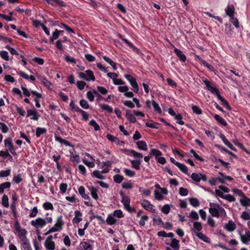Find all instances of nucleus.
<instances>
[{
    "label": "nucleus",
    "instance_id": "obj_1",
    "mask_svg": "<svg viewBox=\"0 0 250 250\" xmlns=\"http://www.w3.org/2000/svg\"><path fill=\"white\" fill-rule=\"evenodd\" d=\"M128 153H127V155H132L135 158H139L138 160H131L130 161L132 167L136 170L140 169L141 163L140 159L143 158V154L133 149L128 150Z\"/></svg>",
    "mask_w": 250,
    "mask_h": 250
},
{
    "label": "nucleus",
    "instance_id": "obj_2",
    "mask_svg": "<svg viewBox=\"0 0 250 250\" xmlns=\"http://www.w3.org/2000/svg\"><path fill=\"white\" fill-rule=\"evenodd\" d=\"M125 77L130 83L132 87V90L135 92L138 93L139 91V86L136 82V79L129 74H125Z\"/></svg>",
    "mask_w": 250,
    "mask_h": 250
},
{
    "label": "nucleus",
    "instance_id": "obj_3",
    "mask_svg": "<svg viewBox=\"0 0 250 250\" xmlns=\"http://www.w3.org/2000/svg\"><path fill=\"white\" fill-rule=\"evenodd\" d=\"M210 208H209V212L211 215L213 217L218 218L219 217V208L216 206H220L218 204H214L210 203L209 204Z\"/></svg>",
    "mask_w": 250,
    "mask_h": 250
},
{
    "label": "nucleus",
    "instance_id": "obj_4",
    "mask_svg": "<svg viewBox=\"0 0 250 250\" xmlns=\"http://www.w3.org/2000/svg\"><path fill=\"white\" fill-rule=\"evenodd\" d=\"M31 224L36 228H42L46 225V221L44 219L39 217L31 221Z\"/></svg>",
    "mask_w": 250,
    "mask_h": 250
},
{
    "label": "nucleus",
    "instance_id": "obj_5",
    "mask_svg": "<svg viewBox=\"0 0 250 250\" xmlns=\"http://www.w3.org/2000/svg\"><path fill=\"white\" fill-rule=\"evenodd\" d=\"M142 207L146 210L155 213L156 210L153 208V206L147 200H144L141 202Z\"/></svg>",
    "mask_w": 250,
    "mask_h": 250
},
{
    "label": "nucleus",
    "instance_id": "obj_6",
    "mask_svg": "<svg viewBox=\"0 0 250 250\" xmlns=\"http://www.w3.org/2000/svg\"><path fill=\"white\" fill-rule=\"evenodd\" d=\"M190 178L192 180L196 182H199L201 179L204 181L207 180L206 175L201 173H193L191 175Z\"/></svg>",
    "mask_w": 250,
    "mask_h": 250
},
{
    "label": "nucleus",
    "instance_id": "obj_7",
    "mask_svg": "<svg viewBox=\"0 0 250 250\" xmlns=\"http://www.w3.org/2000/svg\"><path fill=\"white\" fill-rule=\"evenodd\" d=\"M14 228L19 233V236L20 238H21V236H24L26 235L27 231L24 229H21L18 220L15 221Z\"/></svg>",
    "mask_w": 250,
    "mask_h": 250
},
{
    "label": "nucleus",
    "instance_id": "obj_8",
    "mask_svg": "<svg viewBox=\"0 0 250 250\" xmlns=\"http://www.w3.org/2000/svg\"><path fill=\"white\" fill-rule=\"evenodd\" d=\"M203 82L205 84L207 90L211 93L214 94L218 91V89L214 86V84L208 80H203Z\"/></svg>",
    "mask_w": 250,
    "mask_h": 250
},
{
    "label": "nucleus",
    "instance_id": "obj_9",
    "mask_svg": "<svg viewBox=\"0 0 250 250\" xmlns=\"http://www.w3.org/2000/svg\"><path fill=\"white\" fill-rule=\"evenodd\" d=\"M120 194L122 197L121 202L124 207L130 204V200L128 196L125 195L122 191H120Z\"/></svg>",
    "mask_w": 250,
    "mask_h": 250
},
{
    "label": "nucleus",
    "instance_id": "obj_10",
    "mask_svg": "<svg viewBox=\"0 0 250 250\" xmlns=\"http://www.w3.org/2000/svg\"><path fill=\"white\" fill-rule=\"evenodd\" d=\"M30 116H33L31 118L33 120L37 121L39 119L38 112L36 110H34L32 109H28L27 110V117Z\"/></svg>",
    "mask_w": 250,
    "mask_h": 250
},
{
    "label": "nucleus",
    "instance_id": "obj_11",
    "mask_svg": "<svg viewBox=\"0 0 250 250\" xmlns=\"http://www.w3.org/2000/svg\"><path fill=\"white\" fill-rule=\"evenodd\" d=\"M225 11L226 14L229 18L234 16L235 8L233 5H228Z\"/></svg>",
    "mask_w": 250,
    "mask_h": 250
},
{
    "label": "nucleus",
    "instance_id": "obj_12",
    "mask_svg": "<svg viewBox=\"0 0 250 250\" xmlns=\"http://www.w3.org/2000/svg\"><path fill=\"white\" fill-rule=\"evenodd\" d=\"M106 138L109 141L114 142L117 145H119L120 144H123L124 142L120 141L119 138L112 135L110 134H107L106 135Z\"/></svg>",
    "mask_w": 250,
    "mask_h": 250
},
{
    "label": "nucleus",
    "instance_id": "obj_13",
    "mask_svg": "<svg viewBox=\"0 0 250 250\" xmlns=\"http://www.w3.org/2000/svg\"><path fill=\"white\" fill-rule=\"evenodd\" d=\"M225 228L228 231L232 232L236 229V225L232 221L229 220L228 223L226 224Z\"/></svg>",
    "mask_w": 250,
    "mask_h": 250
},
{
    "label": "nucleus",
    "instance_id": "obj_14",
    "mask_svg": "<svg viewBox=\"0 0 250 250\" xmlns=\"http://www.w3.org/2000/svg\"><path fill=\"white\" fill-rule=\"evenodd\" d=\"M174 52L182 62H185L186 61V57L182 51L177 48H175Z\"/></svg>",
    "mask_w": 250,
    "mask_h": 250
},
{
    "label": "nucleus",
    "instance_id": "obj_15",
    "mask_svg": "<svg viewBox=\"0 0 250 250\" xmlns=\"http://www.w3.org/2000/svg\"><path fill=\"white\" fill-rule=\"evenodd\" d=\"M75 217L72 220L73 223L78 224L82 220V218H81L82 213L80 212V211L77 210L75 211Z\"/></svg>",
    "mask_w": 250,
    "mask_h": 250
},
{
    "label": "nucleus",
    "instance_id": "obj_16",
    "mask_svg": "<svg viewBox=\"0 0 250 250\" xmlns=\"http://www.w3.org/2000/svg\"><path fill=\"white\" fill-rule=\"evenodd\" d=\"M170 246L174 250H179L180 248L179 241L175 238H172Z\"/></svg>",
    "mask_w": 250,
    "mask_h": 250
},
{
    "label": "nucleus",
    "instance_id": "obj_17",
    "mask_svg": "<svg viewBox=\"0 0 250 250\" xmlns=\"http://www.w3.org/2000/svg\"><path fill=\"white\" fill-rule=\"evenodd\" d=\"M62 30H59L58 29H56L55 31L53 33L52 37L50 38V41L51 42H53L54 40L57 39L60 36L61 33L63 32Z\"/></svg>",
    "mask_w": 250,
    "mask_h": 250
},
{
    "label": "nucleus",
    "instance_id": "obj_18",
    "mask_svg": "<svg viewBox=\"0 0 250 250\" xmlns=\"http://www.w3.org/2000/svg\"><path fill=\"white\" fill-rule=\"evenodd\" d=\"M241 205L243 207L250 206V199L246 195L240 200Z\"/></svg>",
    "mask_w": 250,
    "mask_h": 250
},
{
    "label": "nucleus",
    "instance_id": "obj_19",
    "mask_svg": "<svg viewBox=\"0 0 250 250\" xmlns=\"http://www.w3.org/2000/svg\"><path fill=\"white\" fill-rule=\"evenodd\" d=\"M136 144L138 148L140 150H146L147 149L146 143L144 141H139Z\"/></svg>",
    "mask_w": 250,
    "mask_h": 250
},
{
    "label": "nucleus",
    "instance_id": "obj_20",
    "mask_svg": "<svg viewBox=\"0 0 250 250\" xmlns=\"http://www.w3.org/2000/svg\"><path fill=\"white\" fill-rule=\"evenodd\" d=\"M239 235L241 237V240L243 243L247 244V241L250 242V232L249 230L246 231V235L247 238V240L245 239V237L242 235L240 232H239Z\"/></svg>",
    "mask_w": 250,
    "mask_h": 250
},
{
    "label": "nucleus",
    "instance_id": "obj_21",
    "mask_svg": "<svg viewBox=\"0 0 250 250\" xmlns=\"http://www.w3.org/2000/svg\"><path fill=\"white\" fill-rule=\"evenodd\" d=\"M103 59L106 62L108 63L112 67L113 70H115L117 69L116 63L114 62L111 59L105 56L103 57Z\"/></svg>",
    "mask_w": 250,
    "mask_h": 250
},
{
    "label": "nucleus",
    "instance_id": "obj_22",
    "mask_svg": "<svg viewBox=\"0 0 250 250\" xmlns=\"http://www.w3.org/2000/svg\"><path fill=\"white\" fill-rule=\"evenodd\" d=\"M80 246L84 250H92V245L87 243V242H82L80 243Z\"/></svg>",
    "mask_w": 250,
    "mask_h": 250
},
{
    "label": "nucleus",
    "instance_id": "obj_23",
    "mask_svg": "<svg viewBox=\"0 0 250 250\" xmlns=\"http://www.w3.org/2000/svg\"><path fill=\"white\" fill-rule=\"evenodd\" d=\"M11 186V183L9 182H6L0 184V194L3 192L4 189L8 188Z\"/></svg>",
    "mask_w": 250,
    "mask_h": 250
},
{
    "label": "nucleus",
    "instance_id": "obj_24",
    "mask_svg": "<svg viewBox=\"0 0 250 250\" xmlns=\"http://www.w3.org/2000/svg\"><path fill=\"white\" fill-rule=\"evenodd\" d=\"M44 246L48 250H54L55 249V244L54 241L45 242Z\"/></svg>",
    "mask_w": 250,
    "mask_h": 250
},
{
    "label": "nucleus",
    "instance_id": "obj_25",
    "mask_svg": "<svg viewBox=\"0 0 250 250\" xmlns=\"http://www.w3.org/2000/svg\"><path fill=\"white\" fill-rule=\"evenodd\" d=\"M125 117L126 119L131 123H134L136 121V119L135 116L128 111H127L126 112Z\"/></svg>",
    "mask_w": 250,
    "mask_h": 250
},
{
    "label": "nucleus",
    "instance_id": "obj_26",
    "mask_svg": "<svg viewBox=\"0 0 250 250\" xmlns=\"http://www.w3.org/2000/svg\"><path fill=\"white\" fill-rule=\"evenodd\" d=\"M214 119L222 125L226 126L227 125V122L224 119L221 117L219 115L215 114L214 115Z\"/></svg>",
    "mask_w": 250,
    "mask_h": 250
},
{
    "label": "nucleus",
    "instance_id": "obj_27",
    "mask_svg": "<svg viewBox=\"0 0 250 250\" xmlns=\"http://www.w3.org/2000/svg\"><path fill=\"white\" fill-rule=\"evenodd\" d=\"M196 235L199 239L202 240L204 242H206L207 243H210L209 238L206 235H204L203 233H202V232L197 233Z\"/></svg>",
    "mask_w": 250,
    "mask_h": 250
},
{
    "label": "nucleus",
    "instance_id": "obj_28",
    "mask_svg": "<svg viewBox=\"0 0 250 250\" xmlns=\"http://www.w3.org/2000/svg\"><path fill=\"white\" fill-rule=\"evenodd\" d=\"M91 192V195L93 199L97 200L99 198V196L97 194V189L93 186L91 187L90 188Z\"/></svg>",
    "mask_w": 250,
    "mask_h": 250
},
{
    "label": "nucleus",
    "instance_id": "obj_29",
    "mask_svg": "<svg viewBox=\"0 0 250 250\" xmlns=\"http://www.w3.org/2000/svg\"><path fill=\"white\" fill-rule=\"evenodd\" d=\"M46 132V129L45 128L37 127L36 131V136L37 137H39L42 134Z\"/></svg>",
    "mask_w": 250,
    "mask_h": 250
},
{
    "label": "nucleus",
    "instance_id": "obj_30",
    "mask_svg": "<svg viewBox=\"0 0 250 250\" xmlns=\"http://www.w3.org/2000/svg\"><path fill=\"white\" fill-rule=\"evenodd\" d=\"M106 222L108 225H113L116 223L117 220L110 215H109L106 219Z\"/></svg>",
    "mask_w": 250,
    "mask_h": 250
},
{
    "label": "nucleus",
    "instance_id": "obj_31",
    "mask_svg": "<svg viewBox=\"0 0 250 250\" xmlns=\"http://www.w3.org/2000/svg\"><path fill=\"white\" fill-rule=\"evenodd\" d=\"M189 201L190 205L194 207H197L200 205L199 201L195 198H190L189 199Z\"/></svg>",
    "mask_w": 250,
    "mask_h": 250
},
{
    "label": "nucleus",
    "instance_id": "obj_32",
    "mask_svg": "<svg viewBox=\"0 0 250 250\" xmlns=\"http://www.w3.org/2000/svg\"><path fill=\"white\" fill-rule=\"evenodd\" d=\"M93 175L94 177L101 180H104L105 178V176L101 174V172L98 170H95L93 172Z\"/></svg>",
    "mask_w": 250,
    "mask_h": 250
},
{
    "label": "nucleus",
    "instance_id": "obj_33",
    "mask_svg": "<svg viewBox=\"0 0 250 250\" xmlns=\"http://www.w3.org/2000/svg\"><path fill=\"white\" fill-rule=\"evenodd\" d=\"M177 167L180 169V170L182 172L184 173L185 174H188V169L186 165L179 163V164H178Z\"/></svg>",
    "mask_w": 250,
    "mask_h": 250
},
{
    "label": "nucleus",
    "instance_id": "obj_34",
    "mask_svg": "<svg viewBox=\"0 0 250 250\" xmlns=\"http://www.w3.org/2000/svg\"><path fill=\"white\" fill-rule=\"evenodd\" d=\"M230 21L233 24V25L236 28H238L240 27L239 23L236 18L234 16L230 17Z\"/></svg>",
    "mask_w": 250,
    "mask_h": 250
},
{
    "label": "nucleus",
    "instance_id": "obj_35",
    "mask_svg": "<svg viewBox=\"0 0 250 250\" xmlns=\"http://www.w3.org/2000/svg\"><path fill=\"white\" fill-rule=\"evenodd\" d=\"M99 106L102 109L106 110L109 113H111L113 112V108L107 104H100Z\"/></svg>",
    "mask_w": 250,
    "mask_h": 250
},
{
    "label": "nucleus",
    "instance_id": "obj_36",
    "mask_svg": "<svg viewBox=\"0 0 250 250\" xmlns=\"http://www.w3.org/2000/svg\"><path fill=\"white\" fill-rule=\"evenodd\" d=\"M87 74V79H89V81L92 80L93 81L95 80V78L93 72L91 70H87L85 71Z\"/></svg>",
    "mask_w": 250,
    "mask_h": 250
},
{
    "label": "nucleus",
    "instance_id": "obj_37",
    "mask_svg": "<svg viewBox=\"0 0 250 250\" xmlns=\"http://www.w3.org/2000/svg\"><path fill=\"white\" fill-rule=\"evenodd\" d=\"M114 181L117 184L121 183L124 180V177L119 174H116L113 176Z\"/></svg>",
    "mask_w": 250,
    "mask_h": 250
},
{
    "label": "nucleus",
    "instance_id": "obj_38",
    "mask_svg": "<svg viewBox=\"0 0 250 250\" xmlns=\"http://www.w3.org/2000/svg\"><path fill=\"white\" fill-rule=\"evenodd\" d=\"M151 155H154L156 156V158H158L159 156L162 155V152L159 150L153 148L151 149L150 150V152H149Z\"/></svg>",
    "mask_w": 250,
    "mask_h": 250
},
{
    "label": "nucleus",
    "instance_id": "obj_39",
    "mask_svg": "<svg viewBox=\"0 0 250 250\" xmlns=\"http://www.w3.org/2000/svg\"><path fill=\"white\" fill-rule=\"evenodd\" d=\"M152 104L153 106L154 110L156 111L157 113L161 114L162 111L159 104L154 100L152 101Z\"/></svg>",
    "mask_w": 250,
    "mask_h": 250
},
{
    "label": "nucleus",
    "instance_id": "obj_40",
    "mask_svg": "<svg viewBox=\"0 0 250 250\" xmlns=\"http://www.w3.org/2000/svg\"><path fill=\"white\" fill-rule=\"evenodd\" d=\"M43 207L45 210H51L54 209V207L52 203L46 202L43 203Z\"/></svg>",
    "mask_w": 250,
    "mask_h": 250
},
{
    "label": "nucleus",
    "instance_id": "obj_41",
    "mask_svg": "<svg viewBox=\"0 0 250 250\" xmlns=\"http://www.w3.org/2000/svg\"><path fill=\"white\" fill-rule=\"evenodd\" d=\"M89 124L90 126H92L94 127L95 131H98L100 129L99 125L94 120H91Z\"/></svg>",
    "mask_w": 250,
    "mask_h": 250
},
{
    "label": "nucleus",
    "instance_id": "obj_42",
    "mask_svg": "<svg viewBox=\"0 0 250 250\" xmlns=\"http://www.w3.org/2000/svg\"><path fill=\"white\" fill-rule=\"evenodd\" d=\"M2 204L6 208L9 207L8 198L6 195H4L2 198Z\"/></svg>",
    "mask_w": 250,
    "mask_h": 250
},
{
    "label": "nucleus",
    "instance_id": "obj_43",
    "mask_svg": "<svg viewBox=\"0 0 250 250\" xmlns=\"http://www.w3.org/2000/svg\"><path fill=\"white\" fill-rule=\"evenodd\" d=\"M201 62H202V64L204 65V66L207 67L210 71H211L212 72L215 71V70L214 67L212 65L208 63L206 61L202 60Z\"/></svg>",
    "mask_w": 250,
    "mask_h": 250
},
{
    "label": "nucleus",
    "instance_id": "obj_44",
    "mask_svg": "<svg viewBox=\"0 0 250 250\" xmlns=\"http://www.w3.org/2000/svg\"><path fill=\"white\" fill-rule=\"evenodd\" d=\"M175 119L177 120V123L180 125H184V122L182 121L183 117L180 114H177L175 116Z\"/></svg>",
    "mask_w": 250,
    "mask_h": 250
},
{
    "label": "nucleus",
    "instance_id": "obj_45",
    "mask_svg": "<svg viewBox=\"0 0 250 250\" xmlns=\"http://www.w3.org/2000/svg\"><path fill=\"white\" fill-rule=\"evenodd\" d=\"M80 104L81 107L84 109H88L89 107V105L87 102L84 100H81L80 101Z\"/></svg>",
    "mask_w": 250,
    "mask_h": 250
},
{
    "label": "nucleus",
    "instance_id": "obj_46",
    "mask_svg": "<svg viewBox=\"0 0 250 250\" xmlns=\"http://www.w3.org/2000/svg\"><path fill=\"white\" fill-rule=\"evenodd\" d=\"M220 138L222 139V141L224 142V143L226 146H227L229 148L230 146H232V145L227 139V138L224 135L221 134Z\"/></svg>",
    "mask_w": 250,
    "mask_h": 250
},
{
    "label": "nucleus",
    "instance_id": "obj_47",
    "mask_svg": "<svg viewBox=\"0 0 250 250\" xmlns=\"http://www.w3.org/2000/svg\"><path fill=\"white\" fill-rule=\"evenodd\" d=\"M85 85L86 83L83 81H79L77 82V86L80 90H83Z\"/></svg>",
    "mask_w": 250,
    "mask_h": 250
},
{
    "label": "nucleus",
    "instance_id": "obj_48",
    "mask_svg": "<svg viewBox=\"0 0 250 250\" xmlns=\"http://www.w3.org/2000/svg\"><path fill=\"white\" fill-rule=\"evenodd\" d=\"M13 145V144L11 137H8L4 140V146L5 147H12Z\"/></svg>",
    "mask_w": 250,
    "mask_h": 250
},
{
    "label": "nucleus",
    "instance_id": "obj_49",
    "mask_svg": "<svg viewBox=\"0 0 250 250\" xmlns=\"http://www.w3.org/2000/svg\"><path fill=\"white\" fill-rule=\"evenodd\" d=\"M93 90L92 91H88L86 94L87 98L90 101L93 102L94 99Z\"/></svg>",
    "mask_w": 250,
    "mask_h": 250
},
{
    "label": "nucleus",
    "instance_id": "obj_50",
    "mask_svg": "<svg viewBox=\"0 0 250 250\" xmlns=\"http://www.w3.org/2000/svg\"><path fill=\"white\" fill-rule=\"evenodd\" d=\"M145 125H146V126H147L148 127H150V128H155V129L158 128V125H159V124L157 123L146 122Z\"/></svg>",
    "mask_w": 250,
    "mask_h": 250
},
{
    "label": "nucleus",
    "instance_id": "obj_51",
    "mask_svg": "<svg viewBox=\"0 0 250 250\" xmlns=\"http://www.w3.org/2000/svg\"><path fill=\"white\" fill-rule=\"evenodd\" d=\"M232 191L233 192V193L241 197H244L245 195L244 194V193L242 192V190H241L240 189H239L238 188H234L232 189Z\"/></svg>",
    "mask_w": 250,
    "mask_h": 250
},
{
    "label": "nucleus",
    "instance_id": "obj_52",
    "mask_svg": "<svg viewBox=\"0 0 250 250\" xmlns=\"http://www.w3.org/2000/svg\"><path fill=\"white\" fill-rule=\"evenodd\" d=\"M10 169H7L6 170H1L0 171V178L6 177L10 174Z\"/></svg>",
    "mask_w": 250,
    "mask_h": 250
},
{
    "label": "nucleus",
    "instance_id": "obj_53",
    "mask_svg": "<svg viewBox=\"0 0 250 250\" xmlns=\"http://www.w3.org/2000/svg\"><path fill=\"white\" fill-rule=\"evenodd\" d=\"M0 129L1 130L2 132L4 133H5L8 131V127L4 123L0 122Z\"/></svg>",
    "mask_w": 250,
    "mask_h": 250
},
{
    "label": "nucleus",
    "instance_id": "obj_54",
    "mask_svg": "<svg viewBox=\"0 0 250 250\" xmlns=\"http://www.w3.org/2000/svg\"><path fill=\"white\" fill-rule=\"evenodd\" d=\"M190 152L192 154L193 156L198 160H199L200 161L203 162L204 161V159L199 156L195 151L194 150L191 149L190 150Z\"/></svg>",
    "mask_w": 250,
    "mask_h": 250
},
{
    "label": "nucleus",
    "instance_id": "obj_55",
    "mask_svg": "<svg viewBox=\"0 0 250 250\" xmlns=\"http://www.w3.org/2000/svg\"><path fill=\"white\" fill-rule=\"evenodd\" d=\"M193 112L198 115L201 114L202 113V110L197 105H193L192 107Z\"/></svg>",
    "mask_w": 250,
    "mask_h": 250
},
{
    "label": "nucleus",
    "instance_id": "obj_56",
    "mask_svg": "<svg viewBox=\"0 0 250 250\" xmlns=\"http://www.w3.org/2000/svg\"><path fill=\"white\" fill-rule=\"evenodd\" d=\"M154 197L155 199L161 201L164 199L163 196L157 190L154 191Z\"/></svg>",
    "mask_w": 250,
    "mask_h": 250
},
{
    "label": "nucleus",
    "instance_id": "obj_57",
    "mask_svg": "<svg viewBox=\"0 0 250 250\" xmlns=\"http://www.w3.org/2000/svg\"><path fill=\"white\" fill-rule=\"evenodd\" d=\"M122 186L125 189H131L133 188L132 184L130 182L123 183Z\"/></svg>",
    "mask_w": 250,
    "mask_h": 250
},
{
    "label": "nucleus",
    "instance_id": "obj_58",
    "mask_svg": "<svg viewBox=\"0 0 250 250\" xmlns=\"http://www.w3.org/2000/svg\"><path fill=\"white\" fill-rule=\"evenodd\" d=\"M124 172L126 175L131 177H133L135 174V173L134 171L127 168H125L124 170Z\"/></svg>",
    "mask_w": 250,
    "mask_h": 250
},
{
    "label": "nucleus",
    "instance_id": "obj_59",
    "mask_svg": "<svg viewBox=\"0 0 250 250\" xmlns=\"http://www.w3.org/2000/svg\"><path fill=\"white\" fill-rule=\"evenodd\" d=\"M1 58L5 61H9V56L8 53L6 51H2L0 52V55Z\"/></svg>",
    "mask_w": 250,
    "mask_h": 250
},
{
    "label": "nucleus",
    "instance_id": "obj_60",
    "mask_svg": "<svg viewBox=\"0 0 250 250\" xmlns=\"http://www.w3.org/2000/svg\"><path fill=\"white\" fill-rule=\"evenodd\" d=\"M5 48L9 51L11 54L16 55H19L18 52L14 48L10 47L9 45H7Z\"/></svg>",
    "mask_w": 250,
    "mask_h": 250
},
{
    "label": "nucleus",
    "instance_id": "obj_61",
    "mask_svg": "<svg viewBox=\"0 0 250 250\" xmlns=\"http://www.w3.org/2000/svg\"><path fill=\"white\" fill-rule=\"evenodd\" d=\"M241 218L245 220H248L250 218V215L247 211H244L241 215Z\"/></svg>",
    "mask_w": 250,
    "mask_h": 250
},
{
    "label": "nucleus",
    "instance_id": "obj_62",
    "mask_svg": "<svg viewBox=\"0 0 250 250\" xmlns=\"http://www.w3.org/2000/svg\"><path fill=\"white\" fill-rule=\"evenodd\" d=\"M13 181L16 184L20 183L22 181L21 175L20 174H18L17 175L15 176L13 178Z\"/></svg>",
    "mask_w": 250,
    "mask_h": 250
},
{
    "label": "nucleus",
    "instance_id": "obj_63",
    "mask_svg": "<svg viewBox=\"0 0 250 250\" xmlns=\"http://www.w3.org/2000/svg\"><path fill=\"white\" fill-rule=\"evenodd\" d=\"M113 215L118 218H122L124 217L123 212L120 210H116L113 212Z\"/></svg>",
    "mask_w": 250,
    "mask_h": 250
},
{
    "label": "nucleus",
    "instance_id": "obj_64",
    "mask_svg": "<svg viewBox=\"0 0 250 250\" xmlns=\"http://www.w3.org/2000/svg\"><path fill=\"white\" fill-rule=\"evenodd\" d=\"M179 194L183 196H186L188 194V190L186 188L181 187L179 188Z\"/></svg>",
    "mask_w": 250,
    "mask_h": 250
}]
</instances>
